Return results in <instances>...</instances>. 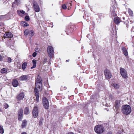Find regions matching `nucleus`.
<instances>
[{"mask_svg": "<svg viewBox=\"0 0 134 134\" xmlns=\"http://www.w3.org/2000/svg\"><path fill=\"white\" fill-rule=\"evenodd\" d=\"M107 134H113L112 133L111 131H110Z\"/></svg>", "mask_w": 134, "mask_h": 134, "instance_id": "49530a36", "label": "nucleus"}, {"mask_svg": "<svg viewBox=\"0 0 134 134\" xmlns=\"http://www.w3.org/2000/svg\"><path fill=\"white\" fill-rule=\"evenodd\" d=\"M121 50L124 55L125 56L128 55V53L125 47H122L121 48Z\"/></svg>", "mask_w": 134, "mask_h": 134, "instance_id": "2eb2a0df", "label": "nucleus"}, {"mask_svg": "<svg viewBox=\"0 0 134 134\" xmlns=\"http://www.w3.org/2000/svg\"><path fill=\"white\" fill-rule=\"evenodd\" d=\"M129 13L131 16H132L133 15L132 11L129 8L128 10Z\"/></svg>", "mask_w": 134, "mask_h": 134, "instance_id": "cd10ccee", "label": "nucleus"}, {"mask_svg": "<svg viewBox=\"0 0 134 134\" xmlns=\"http://www.w3.org/2000/svg\"><path fill=\"white\" fill-rule=\"evenodd\" d=\"M5 18V15H2L0 16V19H2L4 18Z\"/></svg>", "mask_w": 134, "mask_h": 134, "instance_id": "4c0bfd02", "label": "nucleus"}, {"mask_svg": "<svg viewBox=\"0 0 134 134\" xmlns=\"http://www.w3.org/2000/svg\"><path fill=\"white\" fill-rule=\"evenodd\" d=\"M47 51L49 55V56L50 58H52L54 55V50L53 47L49 46L47 48Z\"/></svg>", "mask_w": 134, "mask_h": 134, "instance_id": "20e7f679", "label": "nucleus"}, {"mask_svg": "<svg viewBox=\"0 0 134 134\" xmlns=\"http://www.w3.org/2000/svg\"><path fill=\"white\" fill-rule=\"evenodd\" d=\"M32 3L33 4V7L35 11L36 12H39L40 10V7L37 2L36 1H34Z\"/></svg>", "mask_w": 134, "mask_h": 134, "instance_id": "1a4fd4ad", "label": "nucleus"}, {"mask_svg": "<svg viewBox=\"0 0 134 134\" xmlns=\"http://www.w3.org/2000/svg\"><path fill=\"white\" fill-rule=\"evenodd\" d=\"M35 52H39L41 51L40 49L39 48H36L35 49Z\"/></svg>", "mask_w": 134, "mask_h": 134, "instance_id": "f704fd0d", "label": "nucleus"}, {"mask_svg": "<svg viewBox=\"0 0 134 134\" xmlns=\"http://www.w3.org/2000/svg\"><path fill=\"white\" fill-rule=\"evenodd\" d=\"M120 72L122 77L124 78H126L127 77V73L126 70L123 68H120Z\"/></svg>", "mask_w": 134, "mask_h": 134, "instance_id": "0eeeda50", "label": "nucleus"}, {"mask_svg": "<svg viewBox=\"0 0 134 134\" xmlns=\"http://www.w3.org/2000/svg\"><path fill=\"white\" fill-rule=\"evenodd\" d=\"M69 6H71V3H69Z\"/></svg>", "mask_w": 134, "mask_h": 134, "instance_id": "8fccbe9b", "label": "nucleus"}, {"mask_svg": "<svg viewBox=\"0 0 134 134\" xmlns=\"http://www.w3.org/2000/svg\"><path fill=\"white\" fill-rule=\"evenodd\" d=\"M21 134H27L25 132H23Z\"/></svg>", "mask_w": 134, "mask_h": 134, "instance_id": "09e8293b", "label": "nucleus"}, {"mask_svg": "<svg viewBox=\"0 0 134 134\" xmlns=\"http://www.w3.org/2000/svg\"><path fill=\"white\" fill-rule=\"evenodd\" d=\"M22 25L24 27H25L29 26V24L27 23L26 21H22L21 23Z\"/></svg>", "mask_w": 134, "mask_h": 134, "instance_id": "5701e85b", "label": "nucleus"}, {"mask_svg": "<svg viewBox=\"0 0 134 134\" xmlns=\"http://www.w3.org/2000/svg\"><path fill=\"white\" fill-rule=\"evenodd\" d=\"M27 79V77L26 75H24L21 76L19 78V80L21 81H24L26 80Z\"/></svg>", "mask_w": 134, "mask_h": 134, "instance_id": "dca6fc26", "label": "nucleus"}, {"mask_svg": "<svg viewBox=\"0 0 134 134\" xmlns=\"http://www.w3.org/2000/svg\"><path fill=\"white\" fill-rule=\"evenodd\" d=\"M7 71V70L6 69L3 68L1 69V72L2 74H4L6 73Z\"/></svg>", "mask_w": 134, "mask_h": 134, "instance_id": "c85d7f7f", "label": "nucleus"}, {"mask_svg": "<svg viewBox=\"0 0 134 134\" xmlns=\"http://www.w3.org/2000/svg\"><path fill=\"white\" fill-rule=\"evenodd\" d=\"M66 89V88L65 87H64V89L65 90V89Z\"/></svg>", "mask_w": 134, "mask_h": 134, "instance_id": "3c124183", "label": "nucleus"}, {"mask_svg": "<svg viewBox=\"0 0 134 134\" xmlns=\"http://www.w3.org/2000/svg\"><path fill=\"white\" fill-rule=\"evenodd\" d=\"M20 4V3L19 0H15L12 4V6L13 7L15 5H19Z\"/></svg>", "mask_w": 134, "mask_h": 134, "instance_id": "a211bd4d", "label": "nucleus"}, {"mask_svg": "<svg viewBox=\"0 0 134 134\" xmlns=\"http://www.w3.org/2000/svg\"><path fill=\"white\" fill-rule=\"evenodd\" d=\"M126 27H128V26H127V24H126Z\"/></svg>", "mask_w": 134, "mask_h": 134, "instance_id": "5fc2aeb1", "label": "nucleus"}, {"mask_svg": "<svg viewBox=\"0 0 134 134\" xmlns=\"http://www.w3.org/2000/svg\"><path fill=\"white\" fill-rule=\"evenodd\" d=\"M27 66V63L25 62L23 63L22 65V68L23 70H25Z\"/></svg>", "mask_w": 134, "mask_h": 134, "instance_id": "a878e982", "label": "nucleus"}, {"mask_svg": "<svg viewBox=\"0 0 134 134\" xmlns=\"http://www.w3.org/2000/svg\"><path fill=\"white\" fill-rule=\"evenodd\" d=\"M116 5H111V6L110 7V11L113 16L115 15V12L116 9Z\"/></svg>", "mask_w": 134, "mask_h": 134, "instance_id": "f8f14e48", "label": "nucleus"}, {"mask_svg": "<svg viewBox=\"0 0 134 134\" xmlns=\"http://www.w3.org/2000/svg\"><path fill=\"white\" fill-rule=\"evenodd\" d=\"M121 111L124 114L128 115L131 113V109L129 105H126L122 107Z\"/></svg>", "mask_w": 134, "mask_h": 134, "instance_id": "f03ea898", "label": "nucleus"}, {"mask_svg": "<svg viewBox=\"0 0 134 134\" xmlns=\"http://www.w3.org/2000/svg\"><path fill=\"white\" fill-rule=\"evenodd\" d=\"M23 110L22 108H20L18 110V115H23Z\"/></svg>", "mask_w": 134, "mask_h": 134, "instance_id": "393cba45", "label": "nucleus"}, {"mask_svg": "<svg viewBox=\"0 0 134 134\" xmlns=\"http://www.w3.org/2000/svg\"><path fill=\"white\" fill-rule=\"evenodd\" d=\"M122 132L121 131H119L117 133V134H122Z\"/></svg>", "mask_w": 134, "mask_h": 134, "instance_id": "c03bdc74", "label": "nucleus"}, {"mask_svg": "<svg viewBox=\"0 0 134 134\" xmlns=\"http://www.w3.org/2000/svg\"><path fill=\"white\" fill-rule=\"evenodd\" d=\"M24 96L25 94L23 92H21L17 95L16 96V99L18 100H22L24 98Z\"/></svg>", "mask_w": 134, "mask_h": 134, "instance_id": "9b49d317", "label": "nucleus"}, {"mask_svg": "<svg viewBox=\"0 0 134 134\" xmlns=\"http://www.w3.org/2000/svg\"><path fill=\"white\" fill-rule=\"evenodd\" d=\"M113 86L116 89L119 88V85L118 84L116 83L113 84Z\"/></svg>", "mask_w": 134, "mask_h": 134, "instance_id": "bb28decb", "label": "nucleus"}, {"mask_svg": "<svg viewBox=\"0 0 134 134\" xmlns=\"http://www.w3.org/2000/svg\"><path fill=\"white\" fill-rule=\"evenodd\" d=\"M17 13L19 15L21 16L25 13V12L23 10H18L17 11Z\"/></svg>", "mask_w": 134, "mask_h": 134, "instance_id": "6ab92c4d", "label": "nucleus"}, {"mask_svg": "<svg viewBox=\"0 0 134 134\" xmlns=\"http://www.w3.org/2000/svg\"><path fill=\"white\" fill-rule=\"evenodd\" d=\"M121 101L120 100H115L113 109L116 112L120 108V107L121 105Z\"/></svg>", "mask_w": 134, "mask_h": 134, "instance_id": "39448f33", "label": "nucleus"}, {"mask_svg": "<svg viewBox=\"0 0 134 134\" xmlns=\"http://www.w3.org/2000/svg\"><path fill=\"white\" fill-rule=\"evenodd\" d=\"M25 19L26 21H28L30 20L29 17V16H26L25 17Z\"/></svg>", "mask_w": 134, "mask_h": 134, "instance_id": "c9c22d12", "label": "nucleus"}, {"mask_svg": "<svg viewBox=\"0 0 134 134\" xmlns=\"http://www.w3.org/2000/svg\"><path fill=\"white\" fill-rule=\"evenodd\" d=\"M68 9L69 10V8H68Z\"/></svg>", "mask_w": 134, "mask_h": 134, "instance_id": "bf43d9fd", "label": "nucleus"}, {"mask_svg": "<svg viewBox=\"0 0 134 134\" xmlns=\"http://www.w3.org/2000/svg\"><path fill=\"white\" fill-rule=\"evenodd\" d=\"M94 131L97 134H101L104 131V127L102 125H98L96 126L94 128Z\"/></svg>", "mask_w": 134, "mask_h": 134, "instance_id": "7ed1b4c3", "label": "nucleus"}, {"mask_svg": "<svg viewBox=\"0 0 134 134\" xmlns=\"http://www.w3.org/2000/svg\"><path fill=\"white\" fill-rule=\"evenodd\" d=\"M43 119L42 118L40 119L39 121V124L40 125H41L42 123V121H43Z\"/></svg>", "mask_w": 134, "mask_h": 134, "instance_id": "e433bc0d", "label": "nucleus"}, {"mask_svg": "<svg viewBox=\"0 0 134 134\" xmlns=\"http://www.w3.org/2000/svg\"><path fill=\"white\" fill-rule=\"evenodd\" d=\"M104 74L106 78L110 79L111 78L112 75L108 70L107 69H105L104 71Z\"/></svg>", "mask_w": 134, "mask_h": 134, "instance_id": "9d476101", "label": "nucleus"}, {"mask_svg": "<svg viewBox=\"0 0 134 134\" xmlns=\"http://www.w3.org/2000/svg\"><path fill=\"white\" fill-rule=\"evenodd\" d=\"M68 134H74L72 132H70Z\"/></svg>", "mask_w": 134, "mask_h": 134, "instance_id": "de8ad7c7", "label": "nucleus"}, {"mask_svg": "<svg viewBox=\"0 0 134 134\" xmlns=\"http://www.w3.org/2000/svg\"><path fill=\"white\" fill-rule=\"evenodd\" d=\"M1 20V19H0V21Z\"/></svg>", "mask_w": 134, "mask_h": 134, "instance_id": "052dcab7", "label": "nucleus"}, {"mask_svg": "<svg viewBox=\"0 0 134 134\" xmlns=\"http://www.w3.org/2000/svg\"><path fill=\"white\" fill-rule=\"evenodd\" d=\"M47 59L46 58H44V59L43 62H44V63H45L46 62H47Z\"/></svg>", "mask_w": 134, "mask_h": 134, "instance_id": "37998d69", "label": "nucleus"}, {"mask_svg": "<svg viewBox=\"0 0 134 134\" xmlns=\"http://www.w3.org/2000/svg\"><path fill=\"white\" fill-rule=\"evenodd\" d=\"M12 83L13 86L14 87H16L18 86V81L17 80H14L12 81Z\"/></svg>", "mask_w": 134, "mask_h": 134, "instance_id": "f3484780", "label": "nucleus"}, {"mask_svg": "<svg viewBox=\"0 0 134 134\" xmlns=\"http://www.w3.org/2000/svg\"><path fill=\"white\" fill-rule=\"evenodd\" d=\"M12 34L10 32H6L4 35V37L5 38H11L13 37Z\"/></svg>", "mask_w": 134, "mask_h": 134, "instance_id": "ddd939ff", "label": "nucleus"}, {"mask_svg": "<svg viewBox=\"0 0 134 134\" xmlns=\"http://www.w3.org/2000/svg\"><path fill=\"white\" fill-rule=\"evenodd\" d=\"M43 104L44 107L46 109H48L49 107V103L47 99L44 97L43 99Z\"/></svg>", "mask_w": 134, "mask_h": 134, "instance_id": "6e6552de", "label": "nucleus"}, {"mask_svg": "<svg viewBox=\"0 0 134 134\" xmlns=\"http://www.w3.org/2000/svg\"><path fill=\"white\" fill-rule=\"evenodd\" d=\"M29 36L31 37L33 36L34 35V32L32 30L29 31Z\"/></svg>", "mask_w": 134, "mask_h": 134, "instance_id": "7c9ffc66", "label": "nucleus"}, {"mask_svg": "<svg viewBox=\"0 0 134 134\" xmlns=\"http://www.w3.org/2000/svg\"><path fill=\"white\" fill-rule=\"evenodd\" d=\"M114 21L116 24H118L121 21V20L119 18L116 17L114 19Z\"/></svg>", "mask_w": 134, "mask_h": 134, "instance_id": "4468645a", "label": "nucleus"}, {"mask_svg": "<svg viewBox=\"0 0 134 134\" xmlns=\"http://www.w3.org/2000/svg\"><path fill=\"white\" fill-rule=\"evenodd\" d=\"M3 105L4 106V108L5 109H7L9 107V105H8V104L6 103H4Z\"/></svg>", "mask_w": 134, "mask_h": 134, "instance_id": "72a5a7b5", "label": "nucleus"}, {"mask_svg": "<svg viewBox=\"0 0 134 134\" xmlns=\"http://www.w3.org/2000/svg\"><path fill=\"white\" fill-rule=\"evenodd\" d=\"M63 87V86L61 87V88H62Z\"/></svg>", "mask_w": 134, "mask_h": 134, "instance_id": "4d7b16f0", "label": "nucleus"}, {"mask_svg": "<svg viewBox=\"0 0 134 134\" xmlns=\"http://www.w3.org/2000/svg\"><path fill=\"white\" fill-rule=\"evenodd\" d=\"M33 64V66L31 67V69H32L34 68H35L36 66V64L37 60L35 59H34L32 61Z\"/></svg>", "mask_w": 134, "mask_h": 134, "instance_id": "aec40b11", "label": "nucleus"}, {"mask_svg": "<svg viewBox=\"0 0 134 134\" xmlns=\"http://www.w3.org/2000/svg\"><path fill=\"white\" fill-rule=\"evenodd\" d=\"M36 55H37L36 53V52H34L32 54V56L33 57H35L36 56Z\"/></svg>", "mask_w": 134, "mask_h": 134, "instance_id": "79ce46f5", "label": "nucleus"}, {"mask_svg": "<svg viewBox=\"0 0 134 134\" xmlns=\"http://www.w3.org/2000/svg\"><path fill=\"white\" fill-rule=\"evenodd\" d=\"M1 111V109H0V111Z\"/></svg>", "mask_w": 134, "mask_h": 134, "instance_id": "13d9d810", "label": "nucleus"}, {"mask_svg": "<svg viewBox=\"0 0 134 134\" xmlns=\"http://www.w3.org/2000/svg\"><path fill=\"white\" fill-rule=\"evenodd\" d=\"M23 118V115H18V120L21 121Z\"/></svg>", "mask_w": 134, "mask_h": 134, "instance_id": "473e14b6", "label": "nucleus"}, {"mask_svg": "<svg viewBox=\"0 0 134 134\" xmlns=\"http://www.w3.org/2000/svg\"><path fill=\"white\" fill-rule=\"evenodd\" d=\"M2 24V23H0V26H1Z\"/></svg>", "mask_w": 134, "mask_h": 134, "instance_id": "603ef678", "label": "nucleus"}, {"mask_svg": "<svg viewBox=\"0 0 134 134\" xmlns=\"http://www.w3.org/2000/svg\"><path fill=\"white\" fill-rule=\"evenodd\" d=\"M3 127V126H2L0 125V133L2 134L4 132V131Z\"/></svg>", "mask_w": 134, "mask_h": 134, "instance_id": "c756f323", "label": "nucleus"}, {"mask_svg": "<svg viewBox=\"0 0 134 134\" xmlns=\"http://www.w3.org/2000/svg\"><path fill=\"white\" fill-rule=\"evenodd\" d=\"M42 80L41 78L39 77L38 75L37 77L36 80V82L40 83H42Z\"/></svg>", "mask_w": 134, "mask_h": 134, "instance_id": "412c9836", "label": "nucleus"}, {"mask_svg": "<svg viewBox=\"0 0 134 134\" xmlns=\"http://www.w3.org/2000/svg\"><path fill=\"white\" fill-rule=\"evenodd\" d=\"M123 19H124H124H125V18L123 17Z\"/></svg>", "mask_w": 134, "mask_h": 134, "instance_id": "6e6d98bb", "label": "nucleus"}, {"mask_svg": "<svg viewBox=\"0 0 134 134\" xmlns=\"http://www.w3.org/2000/svg\"><path fill=\"white\" fill-rule=\"evenodd\" d=\"M12 59L10 57H8L7 59V61L8 62L10 63L11 62Z\"/></svg>", "mask_w": 134, "mask_h": 134, "instance_id": "ea45409f", "label": "nucleus"}, {"mask_svg": "<svg viewBox=\"0 0 134 134\" xmlns=\"http://www.w3.org/2000/svg\"><path fill=\"white\" fill-rule=\"evenodd\" d=\"M69 60H66V62H68V61H69Z\"/></svg>", "mask_w": 134, "mask_h": 134, "instance_id": "864d4df0", "label": "nucleus"}, {"mask_svg": "<svg viewBox=\"0 0 134 134\" xmlns=\"http://www.w3.org/2000/svg\"><path fill=\"white\" fill-rule=\"evenodd\" d=\"M36 87L34 89V92L36 97V99H35L36 102H38L39 101V93L38 91L37 88L39 89H41L42 87V83L38 82H35Z\"/></svg>", "mask_w": 134, "mask_h": 134, "instance_id": "f257e3e1", "label": "nucleus"}, {"mask_svg": "<svg viewBox=\"0 0 134 134\" xmlns=\"http://www.w3.org/2000/svg\"><path fill=\"white\" fill-rule=\"evenodd\" d=\"M38 105L36 104L35 105L34 108L32 111L33 115L34 118H36L38 114Z\"/></svg>", "mask_w": 134, "mask_h": 134, "instance_id": "423d86ee", "label": "nucleus"}, {"mask_svg": "<svg viewBox=\"0 0 134 134\" xmlns=\"http://www.w3.org/2000/svg\"><path fill=\"white\" fill-rule=\"evenodd\" d=\"M24 113L25 114L28 115L29 113V109L27 107L26 108L24 109Z\"/></svg>", "mask_w": 134, "mask_h": 134, "instance_id": "4be33fe9", "label": "nucleus"}, {"mask_svg": "<svg viewBox=\"0 0 134 134\" xmlns=\"http://www.w3.org/2000/svg\"><path fill=\"white\" fill-rule=\"evenodd\" d=\"M112 5H116V4L115 3V0H113L112 3Z\"/></svg>", "mask_w": 134, "mask_h": 134, "instance_id": "58836bf2", "label": "nucleus"}, {"mask_svg": "<svg viewBox=\"0 0 134 134\" xmlns=\"http://www.w3.org/2000/svg\"><path fill=\"white\" fill-rule=\"evenodd\" d=\"M27 121L25 120H24L23 121L22 124V128H24L25 127H26V125Z\"/></svg>", "mask_w": 134, "mask_h": 134, "instance_id": "b1692460", "label": "nucleus"}, {"mask_svg": "<svg viewBox=\"0 0 134 134\" xmlns=\"http://www.w3.org/2000/svg\"><path fill=\"white\" fill-rule=\"evenodd\" d=\"M62 8L64 9H66L67 7L66 6L65 4H63L62 6Z\"/></svg>", "mask_w": 134, "mask_h": 134, "instance_id": "a19ab883", "label": "nucleus"}, {"mask_svg": "<svg viewBox=\"0 0 134 134\" xmlns=\"http://www.w3.org/2000/svg\"><path fill=\"white\" fill-rule=\"evenodd\" d=\"M2 57L0 55V60H2Z\"/></svg>", "mask_w": 134, "mask_h": 134, "instance_id": "a18cd8bd", "label": "nucleus"}, {"mask_svg": "<svg viewBox=\"0 0 134 134\" xmlns=\"http://www.w3.org/2000/svg\"><path fill=\"white\" fill-rule=\"evenodd\" d=\"M29 31L27 29L26 30H25L24 32V34L25 35H27L29 34Z\"/></svg>", "mask_w": 134, "mask_h": 134, "instance_id": "2f4dec72", "label": "nucleus"}]
</instances>
